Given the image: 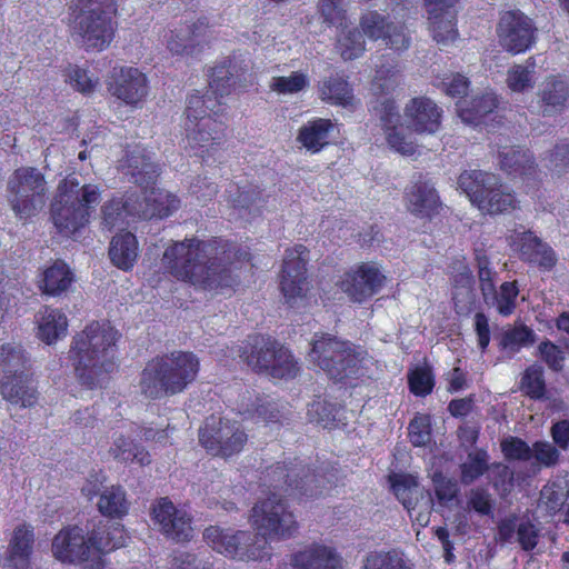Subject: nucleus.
Segmentation results:
<instances>
[{"mask_svg": "<svg viewBox=\"0 0 569 569\" xmlns=\"http://www.w3.org/2000/svg\"><path fill=\"white\" fill-rule=\"evenodd\" d=\"M246 68L243 60L236 54L227 57L210 68L209 90L199 96L192 93L187 99L184 109V130L193 156L202 162H214L216 156L226 141L227 124L222 120L223 98L236 92L244 80Z\"/></svg>", "mask_w": 569, "mask_h": 569, "instance_id": "f257e3e1", "label": "nucleus"}, {"mask_svg": "<svg viewBox=\"0 0 569 569\" xmlns=\"http://www.w3.org/2000/svg\"><path fill=\"white\" fill-rule=\"evenodd\" d=\"M234 243L221 237L201 240L197 237L172 241L162 256L164 272L174 279L203 290H232L237 283L231 264Z\"/></svg>", "mask_w": 569, "mask_h": 569, "instance_id": "f03ea898", "label": "nucleus"}, {"mask_svg": "<svg viewBox=\"0 0 569 569\" xmlns=\"http://www.w3.org/2000/svg\"><path fill=\"white\" fill-rule=\"evenodd\" d=\"M118 339V330L108 320H93L73 337L70 359L82 386L88 389L102 387V382L118 368L114 359Z\"/></svg>", "mask_w": 569, "mask_h": 569, "instance_id": "7ed1b4c3", "label": "nucleus"}, {"mask_svg": "<svg viewBox=\"0 0 569 569\" xmlns=\"http://www.w3.org/2000/svg\"><path fill=\"white\" fill-rule=\"evenodd\" d=\"M126 530L120 523L102 525L84 533L77 525L62 527L53 537L51 552L58 561L82 565L92 561L94 569H102V556L126 545Z\"/></svg>", "mask_w": 569, "mask_h": 569, "instance_id": "20e7f679", "label": "nucleus"}, {"mask_svg": "<svg viewBox=\"0 0 569 569\" xmlns=\"http://www.w3.org/2000/svg\"><path fill=\"white\" fill-rule=\"evenodd\" d=\"M199 371V358L191 351L176 350L156 356L141 371V393L150 400L182 393L194 382Z\"/></svg>", "mask_w": 569, "mask_h": 569, "instance_id": "39448f33", "label": "nucleus"}, {"mask_svg": "<svg viewBox=\"0 0 569 569\" xmlns=\"http://www.w3.org/2000/svg\"><path fill=\"white\" fill-rule=\"evenodd\" d=\"M101 200L98 186L86 183L80 187L77 178H64L58 184L51 203V219L62 236H72L89 221L92 211Z\"/></svg>", "mask_w": 569, "mask_h": 569, "instance_id": "423d86ee", "label": "nucleus"}, {"mask_svg": "<svg viewBox=\"0 0 569 569\" xmlns=\"http://www.w3.org/2000/svg\"><path fill=\"white\" fill-rule=\"evenodd\" d=\"M70 10L72 34L86 51H103L111 44L118 28L117 0H73Z\"/></svg>", "mask_w": 569, "mask_h": 569, "instance_id": "0eeeda50", "label": "nucleus"}, {"mask_svg": "<svg viewBox=\"0 0 569 569\" xmlns=\"http://www.w3.org/2000/svg\"><path fill=\"white\" fill-rule=\"evenodd\" d=\"M251 529L256 532V539L251 541V560H258L260 569H267L271 557L270 541L291 536L296 520L284 501L273 493L251 509Z\"/></svg>", "mask_w": 569, "mask_h": 569, "instance_id": "6e6552de", "label": "nucleus"}, {"mask_svg": "<svg viewBox=\"0 0 569 569\" xmlns=\"http://www.w3.org/2000/svg\"><path fill=\"white\" fill-rule=\"evenodd\" d=\"M309 360L335 381L362 376L368 361L363 349L328 333L315 335Z\"/></svg>", "mask_w": 569, "mask_h": 569, "instance_id": "1a4fd4ad", "label": "nucleus"}, {"mask_svg": "<svg viewBox=\"0 0 569 569\" xmlns=\"http://www.w3.org/2000/svg\"><path fill=\"white\" fill-rule=\"evenodd\" d=\"M459 188L482 213L499 214L517 207V199L497 176L481 170L465 171L458 179Z\"/></svg>", "mask_w": 569, "mask_h": 569, "instance_id": "9d476101", "label": "nucleus"}, {"mask_svg": "<svg viewBox=\"0 0 569 569\" xmlns=\"http://www.w3.org/2000/svg\"><path fill=\"white\" fill-rule=\"evenodd\" d=\"M198 439L207 453L229 458L243 449L248 436L238 421L211 415L199 428Z\"/></svg>", "mask_w": 569, "mask_h": 569, "instance_id": "9b49d317", "label": "nucleus"}, {"mask_svg": "<svg viewBox=\"0 0 569 569\" xmlns=\"http://www.w3.org/2000/svg\"><path fill=\"white\" fill-rule=\"evenodd\" d=\"M8 190L14 196L10 203L16 217L28 220L44 203L46 180L36 168L20 167L13 171Z\"/></svg>", "mask_w": 569, "mask_h": 569, "instance_id": "f8f14e48", "label": "nucleus"}, {"mask_svg": "<svg viewBox=\"0 0 569 569\" xmlns=\"http://www.w3.org/2000/svg\"><path fill=\"white\" fill-rule=\"evenodd\" d=\"M309 251L302 244H296L284 252L280 276V290L284 302L295 307L309 290L307 262Z\"/></svg>", "mask_w": 569, "mask_h": 569, "instance_id": "ddd939ff", "label": "nucleus"}, {"mask_svg": "<svg viewBox=\"0 0 569 569\" xmlns=\"http://www.w3.org/2000/svg\"><path fill=\"white\" fill-rule=\"evenodd\" d=\"M106 86L112 97L134 108L146 101L149 92L147 76L138 68L128 66L113 67Z\"/></svg>", "mask_w": 569, "mask_h": 569, "instance_id": "4468645a", "label": "nucleus"}, {"mask_svg": "<svg viewBox=\"0 0 569 569\" xmlns=\"http://www.w3.org/2000/svg\"><path fill=\"white\" fill-rule=\"evenodd\" d=\"M535 33L532 20L519 10L503 12L497 26L500 46L512 54L530 49L536 40Z\"/></svg>", "mask_w": 569, "mask_h": 569, "instance_id": "2eb2a0df", "label": "nucleus"}, {"mask_svg": "<svg viewBox=\"0 0 569 569\" xmlns=\"http://www.w3.org/2000/svg\"><path fill=\"white\" fill-rule=\"evenodd\" d=\"M151 518L169 540L183 543L193 538L192 517L186 510L178 509L168 497L152 505Z\"/></svg>", "mask_w": 569, "mask_h": 569, "instance_id": "dca6fc26", "label": "nucleus"}, {"mask_svg": "<svg viewBox=\"0 0 569 569\" xmlns=\"http://www.w3.org/2000/svg\"><path fill=\"white\" fill-rule=\"evenodd\" d=\"M386 276L376 262H363L346 272L340 289L355 302H363L381 290Z\"/></svg>", "mask_w": 569, "mask_h": 569, "instance_id": "f3484780", "label": "nucleus"}, {"mask_svg": "<svg viewBox=\"0 0 569 569\" xmlns=\"http://www.w3.org/2000/svg\"><path fill=\"white\" fill-rule=\"evenodd\" d=\"M209 22L201 17L191 23H183L171 31L167 48L172 54L194 57L209 43Z\"/></svg>", "mask_w": 569, "mask_h": 569, "instance_id": "a211bd4d", "label": "nucleus"}, {"mask_svg": "<svg viewBox=\"0 0 569 569\" xmlns=\"http://www.w3.org/2000/svg\"><path fill=\"white\" fill-rule=\"evenodd\" d=\"M372 108L383 126L388 144L401 154H413L416 151L415 143L410 138L401 133V117L395 101L383 98L377 100Z\"/></svg>", "mask_w": 569, "mask_h": 569, "instance_id": "6ab92c4d", "label": "nucleus"}, {"mask_svg": "<svg viewBox=\"0 0 569 569\" xmlns=\"http://www.w3.org/2000/svg\"><path fill=\"white\" fill-rule=\"evenodd\" d=\"M0 395L13 406L32 408L38 403V383L32 371L7 375L0 379Z\"/></svg>", "mask_w": 569, "mask_h": 569, "instance_id": "aec40b11", "label": "nucleus"}, {"mask_svg": "<svg viewBox=\"0 0 569 569\" xmlns=\"http://www.w3.org/2000/svg\"><path fill=\"white\" fill-rule=\"evenodd\" d=\"M120 166L138 186L156 184L160 176L159 166L151 161L147 148L140 143L127 146Z\"/></svg>", "mask_w": 569, "mask_h": 569, "instance_id": "412c9836", "label": "nucleus"}, {"mask_svg": "<svg viewBox=\"0 0 569 569\" xmlns=\"http://www.w3.org/2000/svg\"><path fill=\"white\" fill-rule=\"evenodd\" d=\"M203 540L217 552L231 559L243 560L249 556V532H232L218 526H210L203 531Z\"/></svg>", "mask_w": 569, "mask_h": 569, "instance_id": "4be33fe9", "label": "nucleus"}, {"mask_svg": "<svg viewBox=\"0 0 569 569\" xmlns=\"http://www.w3.org/2000/svg\"><path fill=\"white\" fill-rule=\"evenodd\" d=\"M456 1L457 0H425L432 37L438 43L443 46L455 41L458 34L453 11Z\"/></svg>", "mask_w": 569, "mask_h": 569, "instance_id": "5701e85b", "label": "nucleus"}, {"mask_svg": "<svg viewBox=\"0 0 569 569\" xmlns=\"http://www.w3.org/2000/svg\"><path fill=\"white\" fill-rule=\"evenodd\" d=\"M537 96L538 112L543 117L561 113L569 100V81L551 74L539 84Z\"/></svg>", "mask_w": 569, "mask_h": 569, "instance_id": "b1692460", "label": "nucleus"}, {"mask_svg": "<svg viewBox=\"0 0 569 569\" xmlns=\"http://www.w3.org/2000/svg\"><path fill=\"white\" fill-rule=\"evenodd\" d=\"M34 543L33 527L27 523L17 526L1 559L2 569H28Z\"/></svg>", "mask_w": 569, "mask_h": 569, "instance_id": "393cba45", "label": "nucleus"}, {"mask_svg": "<svg viewBox=\"0 0 569 569\" xmlns=\"http://www.w3.org/2000/svg\"><path fill=\"white\" fill-rule=\"evenodd\" d=\"M441 112L429 98H413L405 108L407 127L419 133H435L440 127Z\"/></svg>", "mask_w": 569, "mask_h": 569, "instance_id": "a878e982", "label": "nucleus"}, {"mask_svg": "<svg viewBox=\"0 0 569 569\" xmlns=\"http://www.w3.org/2000/svg\"><path fill=\"white\" fill-rule=\"evenodd\" d=\"M76 276L70 266L62 259H56L46 266L37 277V287L43 296L60 297L68 292Z\"/></svg>", "mask_w": 569, "mask_h": 569, "instance_id": "bb28decb", "label": "nucleus"}, {"mask_svg": "<svg viewBox=\"0 0 569 569\" xmlns=\"http://www.w3.org/2000/svg\"><path fill=\"white\" fill-rule=\"evenodd\" d=\"M513 241L519 242L522 260L535 263L543 270H551L556 266L558 258L553 249L532 231L516 233Z\"/></svg>", "mask_w": 569, "mask_h": 569, "instance_id": "cd10ccee", "label": "nucleus"}, {"mask_svg": "<svg viewBox=\"0 0 569 569\" xmlns=\"http://www.w3.org/2000/svg\"><path fill=\"white\" fill-rule=\"evenodd\" d=\"M144 193V206L140 204L138 218L163 219L169 217L180 207V200L177 196L156 188V184L140 186Z\"/></svg>", "mask_w": 569, "mask_h": 569, "instance_id": "c85d7f7f", "label": "nucleus"}, {"mask_svg": "<svg viewBox=\"0 0 569 569\" xmlns=\"http://www.w3.org/2000/svg\"><path fill=\"white\" fill-rule=\"evenodd\" d=\"M406 207L415 216L430 217L440 206L432 183L421 178L406 190Z\"/></svg>", "mask_w": 569, "mask_h": 569, "instance_id": "c756f323", "label": "nucleus"}, {"mask_svg": "<svg viewBox=\"0 0 569 569\" xmlns=\"http://www.w3.org/2000/svg\"><path fill=\"white\" fill-rule=\"evenodd\" d=\"M291 565L296 569H341V561L336 552L319 543H311L296 552Z\"/></svg>", "mask_w": 569, "mask_h": 569, "instance_id": "7c9ffc66", "label": "nucleus"}, {"mask_svg": "<svg viewBox=\"0 0 569 569\" xmlns=\"http://www.w3.org/2000/svg\"><path fill=\"white\" fill-rule=\"evenodd\" d=\"M498 537L502 542L512 543L517 541L526 551L536 548L539 539V531L529 520L516 517L506 518L498 526Z\"/></svg>", "mask_w": 569, "mask_h": 569, "instance_id": "2f4dec72", "label": "nucleus"}, {"mask_svg": "<svg viewBox=\"0 0 569 569\" xmlns=\"http://www.w3.org/2000/svg\"><path fill=\"white\" fill-rule=\"evenodd\" d=\"M139 242L130 231H120L116 233L109 246V258L114 267L128 272L137 263L139 257Z\"/></svg>", "mask_w": 569, "mask_h": 569, "instance_id": "473e14b6", "label": "nucleus"}, {"mask_svg": "<svg viewBox=\"0 0 569 569\" xmlns=\"http://www.w3.org/2000/svg\"><path fill=\"white\" fill-rule=\"evenodd\" d=\"M40 313L37 336L42 342L50 346L67 336L69 322L62 310L44 306Z\"/></svg>", "mask_w": 569, "mask_h": 569, "instance_id": "72a5a7b5", "label": "nucleus"}, {"mask_svg": "<svg viewBox=\"0 0 569 569\" xmlns=\"http://www.w3.org/2000/svg\"><path fill=\"white\" fill-rule=\"evenodd\" d=\"M536 341V333L526 325H516L502 330L499 338V350L505 359H512L522 348Z\"/></svg>", "mask_w": 569, "mask_h": 569, "instance_id": "f704fd0d", "label": "nucleus"}, {"mask_svg": "<svg viewBox=\"0 0 569 569\" xmlns=\"http://www.w3.org/2000/svg\"><path fill=\"white\" fill-rule=\"evenodd\" d=\"M333 124L328 119H315L299 130L297 140L312 153L319 152L328 144L329 132Z\"/></svg>", "mask_w": 569, "mask_h": 569, "instance_id": "c9c22d12", "label": "nucleus"}, {"mask_svg": "<svg viewBox=\"0 0 569 569\" xmlns=\"http://www.w3.org/2000/svg\"><path fill=\"white\" fill-rule=\"evenodd\" d=\"M497 108V97L492 92H486L470 101L458 104V113L465 123L478 126L482 119Z\"/></svg>", "mask_w": 569, "mask_h": 569, "instance_id": "e433bc0d", "label": "nucleus"}, {"mask_svg": "<svg viewBox=\"0 0 569 569\" xmlns=\"http://www.w3.org/2000/svg\"><path fill=\"white\" fill-rule=\"evenodd\" d=\"M132 197L123 199L122 197H113L106 201L101 208L102 224L112 230L116 227L128 223L129 217H138L139 209L132 203Z\"/></svg>", "mask_w": 569, "mask_h": 569, "instance_id": "4c0bfd02", "label": "nucleus"}, {"mask_svg": "<svg viewBox=\"0 0 569 569\" xmlns=\"http://www.w3.org/2000/svg\"><path fill=\"white\" fill-rule=\"evenodd\" d=\"M320 98L332 104L355 107L356 99L348 81L340 74L325 79L319 88Z\"/></svg>", "mask_w": 569, "mask_h": 569, "instance_id": "58836bf2", "label": "nucleus"}, {"mask_svg": "<svg viewBox=\"0 0 569 569\" xmlns=\"http://www.w3.org/2000/svg\"><path fill=\"white\" fill-rule=\"evenodd\" d=\"M500 167L509 173L529 174L533 170V158L529 150L505 147L499 151Z\"/></svg>", "mask_w": 569, "mask_h": 569, "instance_id": "ea45409f", "label": "nucleus"}, {"mask_svg": "<svg viewBox=\"0 0 569 569\" xmlns=\"http://www.w3.org/2000/svg\"><path fill=\"white\" fill-rule=\"evenodd\" d=\"M282 348L270 337L257 336L251 343V360L254 358V368L258 371L270 373L278 357V349Z\"/></svg>", "mask_w": 569, "mask_h": 569, "instance_id": "a19ab883", "label": "nucleus"}, {"mask_svg": "<svg viewBox=\"0 0 569 569\" xmlns=\"http://www.w3.org/2000/svg\"><path fill=\"white\" fill-rule=\"evenodd\" d=\"M99 511L109 518L120 519L128 513L129 502L126 491L120 486L106 489L98 501Z\"/></svg>", "mask_w": 569, "mask_h": 569, "instance_id": "79ce46f5", "label": "nucleus"}, {"mask_svg": "<svg viewBox=\"0 0 569 569\" xmlns=\"http://www.w3.org/2000/svg\"><path fill=\"white\" fill-rule=\"evenodd\" d=\"M0 367L2 376L31 371V365L21 346L3 343L0 347Z\"/></svg>", "mask_w": 569, "mask_h": 569, "instance_id": "37998d69", "label": "nucleus"}, {"mask_svg": "<svg viewBox=\"0 0 569 569\" xmlns=\"http://www.w3.org/2000/svg\"><path fill=\"white\" fill-rule=\"evenodd\" d=\"M519 389L530 399H547V386L542 366L537 363L529 366L521 376Z\"/></svg>", "mask_w": 569, "mask_h": 569, "instance_id": "c03bdc74", "label": "nucleus"}, {"mask_svg": "<svg viewBox=\"0 0 569 569\" xmlns=\"http://www.w3.org/2000/svg\"><path fill=\"white\" fill-rule=\"evenodd\" d=\"M392 489L402 506H409L411 498H415L416 506H418L425 496H431L429 491H426L418 483L417 478L411 475H396L392 478Z\"/></svg>", "mask_w": 569, "mask_h": 569, "instance_id": "a18cd8bd", "label": "nucleus"}, {"mask_svg": "<svg viewBox=\"0 0 569 569\" xmlns=\"http://www.w3.org/2000/svg\"><path fill=\"white\" fill-rule=\"evenodd\" d=\"M392 489L402 506H409L411 498H415L416 506H418L425 496H431L429 491H426L418 483L417 478L411 475H396L392 478Z\"/></svg>", "mask_w": 569, "mask_h": 569, "instance_id": "49530a36", "label": "nucleus"}, {"mask_svg": "<svg viewBox=\"0 0 569 569\" xmlns=\"http://www.w3.org/2000/svg\"><path fill=\"white\" fill-rule=\"evenodd\" d=\"M111 451L116 459L124 462H137L140 466H147L151 462L150 455L143 447L123 436L114 439Z\"/></svg>", "mask_w": 569, "mask_h": 569, "instance_id": "de8ad7c7", "label": "nucleus"}, {"mask_svg": "<svg viewBox=\"0 0 569 569\" xmlns=\"http://www.w3.org/2000/svg\"><path fill=\"white\" fill-rule=\"evenodd\" d=\"M287 482L289 487L299 490L302 495L315 497L321 495L325 487V476L317 475L310 469L301 470V473L287 475Z\"/></svg>", "mask_w": 569, "mask_h": 569, "instance_id": "09e8293b", "label": "nucleus"}, {"mask_svg": "<svg viewBox=\"0 0 569 569\" xmlns=\"http://www.w3.org/2000/svg\"><path fill=\"white\" fill-rule=\"evenodd\" d=\"M402 83V74L395 64L380 66L373 78L371 90L375 94L392 93Z\"/></svg>", "mask_w": 569, "mask_h": 569, "instance_id": "8fccbe9b", "label": "nucleus"}, {"mask_svg": "<svg viewBox=\"0 0 569 569\" xmlns=\"http://www.w3.org/2000/svg\"><path fill=\"white\" fill-rule=\"evenodd\" d=\"M506 82L508 88L513 92H523L532 89L535 84L533 59L529 58L527 66H512L507 72Z\"/></svg>", "mask_w": 569, "mask_h": 569, "instance_id": "3c124183", "label": "nucleus"}, {"mask_svg": "<svg viewBox=\"0 0 569 569\" xmlns=\"http://www.w3.org/2000/svg\"><path fill=\"white\" fill-rule=\"evenodd\" d=\"M489 456L486 450L477 449L468 452L467 460L461 463V482L470 485L488 469Z\"/></svg>", "mask_w": 569, "mask_h": 569, "instance_id": "603ef678", "label": "nucleus"}, {"mask_svg": "<svg viewBox=\"0 0 569 569\" xmlns=\"http://www.w3.org/2000/svg\"><path fill=\"white\" fill-rule=\"evenodd\" d=\"M518 295L519 290L516 282H503L500 286L499 291H495L496 299H488L486 303L488 306L496 307L499 315L508 317L513 313L516 309Z\"/></svg>", "mask_w": 569, "mask_h": 569, "instance_id": "864d4df0", "label": "nucleus"}, {"mask_svg": "<svg viewBox=\"0 0 569 569\" xmlns=\"http://www.w3.org/2000/svg\"><path fill=\"white\" fill-rule=\"evenodd\" d=\"M338 49L343 60L359 58L365 51L362 33L357 29H343L338 39Z\"/></svg>", "mask_w": 569, "mask_h": 569, "instance_id": "5fc2aeb1", "label": "nucleus"}, {"mask_svg": "<svg viewBox=\"0 0 569 569\" xmlns=\"http://www.w3.org/2000/svg\"><path fill=\"white\" fill-rule=\"evenodd\" d=\"M309 84L310 79L307 73L293 71L289 76L273 77L270 88L281 94H293L305 90Z\"/></svg>", "mask_w": 569, "mask_h": 569, "instance_id": "6e6d98bb", "label": "nucleus"}, {"mask_svg": "<svg viewBox=\"0 0 569 569\" xmlns=\"http://www.w3.org/2000/svg\"><path fill=\"white\" fill-rule=\"evenodd\" d=\"M459 286H456V289L452 293V299L455 302L456 311L459 315H468L473 307L475 303V293L471 287V278L468 274H460L456 279Z\"/></svg>", "mask_w": 569, "mask_h": 569, "instance_id": "4d7b16f0", "label": "nucleus"}, {"mask_svg": "<svg viewBox=\"0 0 569 569\" xmlns=\"http://www.w3.org/2000/svg\"><path fill=\"white\" fill-rule=\"evenodd\" d=\"M66 81L83 94L92 93L99 82L98 78L89 76V71L77 64H69L64 71Z\"/></svg>", "mask_w": 569, "mask_h": 569, "instance_id": "13d9d810", "label": "nucleus"}, {"mask_svg": "<svg viewBox=\"0 0 569 569\" xmlns=\"http://www.w3.org/2000/svg\"><path fill=\"white\" fill-rule=\"evenodd\" d=\"M365 569H410L397 552H373L365 562Z\"/></svg>", "mask_w": 569, "mask_h": 569, "instance_id": "bf43d9fd", "label": "nucleus"}, {"mask_svg": "<svg viewBox=\"0 0 569 569\" xmlns=\"http://www.w3.org/2000/svg\"><path fill=\"white\" fill-rule=\"evenodd\" d=\"M540 496L549 510L557 511L567 501L569 490L562 482L553 481L543 486Z\"/></svg>", "mask_w": 569, "mask_h": 569, "instance_id": "052dcab7", "label": "nucleus"}, {"mask_svg": "<svg viewBox=\"0 0 569 569\" xmlns=\"http://www.w3.org/2000/svg\"><path fill=\"white\" fill-rule=\"evenodd\" d=\"M538 355L550 370L562 371L566 356L560 347L550 340H545L538 346Z\"/></svg>", "mask_w": 569, "mask_h": 569, "instance_id": "680f3d73", "label": "nucleus"}, {"mask_svg": "<svg viewBox=\"0 0 569 569\" xmlns=\"http://www.w3.org/2000/svg\"><path fill=\"white\" fill-rule=\"evenodd\" d=\"M299 368L293 356L286 348L278 349V357L273 363L269 376L279 379H288L296 377Z\"/></svg>", "mask_w": 569, "mask_h": 569, "instance_id": "e2e57ef3", "label": "nucleus"}, {"mask_svg": "<svg viewBox=\"0 0 569 569\" xmlns=\"http://www.w3.org/2000/svg\"><path fill=\"white\" fill-rule=\"evenodd\" d=\"M408 380L411 392L420 397L429 395L435 386L431 370L427 367H418L412 370Z\"/></svg>", "mask_w": 569, "mask_h": 569, "instance_id": "0e129e2a", "label": "nucleus"}, {"mask_svg": "<svg viewBox=\"0 0 569 569\" xmlns=\"http://www.w3.org/2000/svg\"><path fill=\"white\" fill-rule=\"evenodd\" d=\"M432 482L436 497L442 506H448L457 498L459 491L457 481L447 478L441 472H435Z\"/></svg>", "mask_w": 569, "mask_h": 569, "instance_id": "69168bd1", "label": "nucleus"}, {"mask_svg": "<svg viewBox=\"0 0 569 569\" xmlns=\"http://www.w3.org/2000/svg\"><path fill=\"white\" fill-rule=\"evenodd\" d=\"M337 408L326 399L318 398L308 407V417L323 427H328L336 420Z\"/></svg>", "mask_w": 569, "mask_h": 569, "instance_id": "338daca9", "label": "nucleus"}, {"mask_svg": "<svg viewBox=\"0 0 569 569\" xmlns=\"http://www.w3.org/2000/svg\"><path fill=\"white\" fill-rule=\"evenodd\" d=\"M360 26L363 34L369 39L378 40L383 38L390 23L386 21L383 16L377 12H368L362 16Z\"/></svg>", "mask_w": 569, "mask_h": 569, "instance_id": "774afa93", "label": "nucleus"}]
</instances>
